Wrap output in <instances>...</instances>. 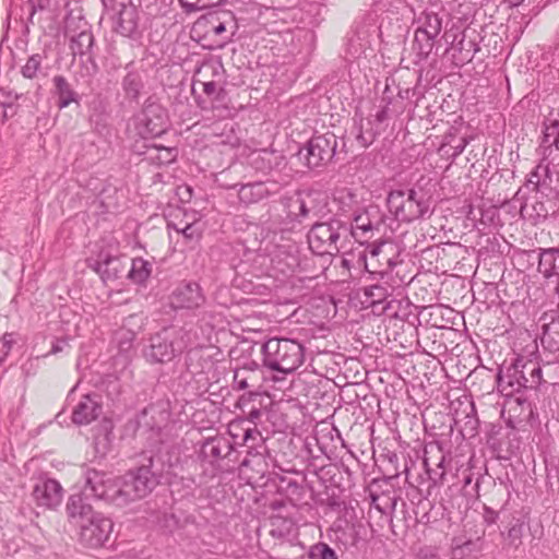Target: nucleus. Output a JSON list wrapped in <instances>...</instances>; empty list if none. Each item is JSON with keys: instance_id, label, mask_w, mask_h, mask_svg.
<instances>
[{"instance_id": "obj_1", "label": "nucleus", "mask_w": 559, "mask_h": 559, "mask_svg": "<svg viewBox=\"0 0 559 559\" xmlns=\"http://www.w3.org/2000/svg\"><path fill=\"white\" fill-rule=\"evenodd\" d=\"M285 218L281 223V231H292L304 223L325 217L330 212V198L325 191L307 189L297 191L295 195L284 198Z\"/></svg>"}, {"instance_id": "obj_2", "label": "nucleus", "mask_w": 559, "mask_h": 559, "mask_svg": "<svg viewBox=\"0 0 559 559\" xmlns=\"http://www.w3.org/2000/svg\"><path fill=\"white\" fill-rule=\"evenodd\" d=\"M262 366L284 376L294 373L306 361L307 348L292 337H271L261 344Z\"/></svg>"}, {"instance_id": "obj_3", "label": "nucleus", "mask_w": 559, "mask_h": 559, "mask_svg": "<svg viewBox=\"0 0 559 559\" xmlns=\"http://www.w3.org/2000/svg\"><path fill=\"white\" fill-rule=\"evenodd\" d=\"M195 331L187 328H169L152 335L143 349L151 364H166L194 344Z\"/></svg>"}, {"instance_id": "obj_4", "label": "nucleus", "mask_w": 559, "mask_h": 559, "mask_svg": "<svg viewBox=\"0 0 559 559\" xmlns=\"http://www.w3.org/2000/svg\"><path fill=\"white\" fill-rule=\"evenodd\" d=\"M389 211L403 223L425 219L432 214L431 199L421 190H393L386 197Z\"/></svg>"}, {"instance_id": "obj_5", "label": "nucleus", "mask_w": 559, "mask_h": 559, "mask_svg": "<svg viewBox=\"0 0 559 559\" xmlns=\"http://www.w3.org/2000/svg\"><path fill=\"white\" fill-rule=\"evenodd\" d=\"M349 226L338 218L316 222L308 231L309 248L319 255L336 254L346 247Z\"/></svg>"}, {"instance_id": "obj_6", "label": "nucleus", "mask_w": 559, "mask_h": 559, "mask_svg": "<svg viewBox=\"0 0 559 559\" xmlns=\"http://www.w3.org/2000/svg\"><path fill=\"white\" fill-rule=\"evenodd\" d=\"M64 35L69 38V48L73 57H80L87 74H95L98 70L93 53L95 39L88 23L84 19H67Z\"/></svg>"}, {"instance_id": "obj_7", "label": "nucleus", "mask_w": 559, "mask_h": 559, "mask_svg": "<svg viewBox=\"0 0 559 559\" xmlns=\"http://www.w3.org/2000/svg\"><path fill=\"white\" fill-rule=\"evenodd\" d=\"M147 464H142L136 469L127 473L120 480V498L123 507L132 501L147 496L158 484L157 475L152 471L153 459H146Z\"/></svg>"}, {"instance_id": "obj_8", "label": "nucleus", "mask_w": 559, "mask_h": 559, "mask_svg": "<svg viewBox=\"0 0 559 559\" xmlns=\"http://www.w3.org/2000/svg\"><path fill=\"white\" fill-rule=\"evenodd\" d=\"M337 147V136L332 132L313 135L296 154L308 169H317L332 160Z\"/></svg>"}, {"instance_id": "obj_9", "label": "nucleus", "mask_w": 559, "mask_h": 559, "mask_svg": "<svg viewBox=\"0 0 559 559\" xmlns=\"http://www.w3.org/2000/svg\"><path fill=\"white\" fill-rule=\"evenodd\" d=\"M83 492L108 504L123 507V500L120 498V480L103 471L90 467L84 469Z\"/></svg>"}, {"instance_id": "obj_10", "label": "nucleus", "mask_w": 559, "mask_h": 559, "mask_svg": "<svg viewBox=\"0 0 559 559\" xmlns=\"http://www.w3.org/2000/svg\"><path fill=\"white\" fill-rule=\"evenodd\" d=\"M399 251L393 243L379 242L368 247L365 257V269L371 275H379L384 278L401 260Z\"/></svg>"}, {"instance_id": "obj_11", "label": "nucleus", "mask_w": 559, "mask_h": 559, "mask_svg": "<svg viewBox=\"0 0 559 559\" xmlns=\"http://www.w3.org/2000/svg\"><path fill=\"white\" fill-rule=\"evenodd\" d=\"M168 128V114L166 108L148 98L139 117L138 129L143 136L156 138L166 132Z\"/></svg>"}, {"instance_id": "obj_12", "label": "nucleus", "mask_w": 559, "mask_h": 559, "mask_svg": "<svg viewBox=\"0 0 559 559\" xmlns=\"http://www.w3.org/2000/svg\"><path fill=\"white\" fill-rule=\"evenodd\" d=\"M79 528L80 542L87 547L98 548L108 542L112 533L114 522L111 519L98 513Z\"/></svg>"}, {"instance_id": "obj_13", "label": "nucleus", "mask_w": 559, "mask_h": 559, "mask_svg": "<svg viewBox=\"0 0 559 559\" xmlns=\"http://www.w3.org/2000/svg\"><path fill=\"white\" fill-rule=\"evenodd\" d=\"M114 29L117 34L133 41H140L143 36L144 26L141 21V12L133 3L121 9L120 12L111 15Z\"/></svg>"}, {"instance_id": "obj_14", "label": "nucleus", "mask_w": 559, "mask_h": 559, "mask_svg": "<svg viewBox=\"0 0 559 559\" xmlns=\"http://www.w3.org/2000/svg\"><path fill=\"white\" fill-rule=\"evenodd\" d=\"M215 347L201 344L195 333L194 344L190 345L186 354L185 366L191 376H200L210 371L214 365L213 350Z\"/></svg>"}, {"instance_id": "obj_15", "label": "nucleus", "mask_w": 559, "mask_h": 559, "mask_svg": "<svg viewBox=\"0 0 559 559\" xmlns=\"http://www.w3.org/2000/svg\"><path fill=\"white\" fill-rule=\"evenodd\" d=\"M170 306L175 310H193L205 304V296L197 282H182L171 293Z\"/></svg>"}, {"instance_id": "obj_16", "label": "nucleus", "mask_w": 559, "mask_h": 559, "mask_svg": "<svg viewBox=\"0 0 559 559\" xmlns=\"http://www.w3.org/2000/svg\"><path fill=\"white\" fill-rule=\"evenodd\" d=\"M87 264L103 282L116 281L122 276L126 270V261L122 255L114 254L108 250H100L96 259H90Z\"/></svg>"}, {"instance_id": "obj_17", "label": "nucleus", "mask_w": 559, "mask_h": 559, "mask_svg": "<svg viewBox=\"0 0 559 559\" xmlns=\"http://www.w3.org/2000/svg\"><path fill=\"white\" fill-rule=\"evenodd\" d=\"M234 451L230 440L223 436L216 435L204 439L200 448V459L209 463L214 469L219 467V463L227 459Z\"/></svg>"}, {"instance_id": "obj_18", "label": "nucleus", "mask_w": 559, "mask_h": 559, "mask_svg": "<svg viewBox=\"0 0 559 559\" xmlns=\"http://www.w3.org/2000/svg\"><path fill=\"white\" fill-rule=\"evenodd\" d=\"M63 489L59 481L50 478L38 479L32 490L34 502L45 509L58 507L62 500Z\"/></svg>"}, {"instance_id": "obj_19", "label": "nucleus", "mask_w": 559, "mask_h": 559, "mask_svg": "<svg viewBox=\"0 0 559 559\" xmlns=\"http://www.w3.org/2000/svg\"><path fill=\"white\" fill-rule=\"evenodd\" d=\"M88 497L84 492L73 493L69 497L66 511L72 525L80 527L99 512H95L87 501Z\"/></svg>"}, {"instance_id": "obj_20", "label": "nucleus", "mask_w": 559, "mask_h": 559, "mask_svg": "<svg viewBox=\"0 0 559 559\" xmlns=\"http://www.w3.org/2000/svg\"><path fill=\"white\" fill-rule=\"evenodd\" d=\"M273 269L284 275L294 273L300 264L297 246L288 243L280 246L271 258Z\"/></svg>"}, {"instance_id": "obj_21", "label": "nucleus", "mask_w": 559, "mask_h": 559, "mask_svg": "<svg viewBox=\"0 0 559 559\" xmlns=\"http://www.w3.org/2000/svg\"><path fill=\"white\" fill-rule=\"evenodd\" d=\"M522 373H525L523 362L520 359L503 369H500L497 374L498 389L506 395H512L520 392Z\"/></svg>"}, {"instance_id": "obj_22", "label": "nucleus", "mask_w": 559, "mask_h": 559, "mask_svg": "<svg viewBox=\"0 0 559 559\" xmlns=\"http://www.w3.org/2000/svg\"><path fill=\"white\" fill-rule=\"evenodd\" d=\"M102 403L97 395H84L72 411V421L75 425H88L102 414Z\"/></svg>"}, {"instance_id": "obj_23", "label": "nucleus", "mask_w": 559, "mask_h": 559, "mask_svg": "<svg viewBox=\"0 0 559 559\" xmlns=\"http://www.w3.org/2000/svg\"><path fill=\"white\" fill-rule=\"evenodd\" d=\"M552 177L549 163L542 162L527 175L524 187L533 192L548 194L552 190Z\"/></svg>"}, {"instance_id": "obj_24", "label": "nucleus", "mask_w": 559, "mask_h": 559, "mask_svg": "<svg viewBox=\"0 0 559 559\" xmlns=\"http://www.w3.org/2000/svg\"><path fill=\"white\" fill-rule=\"evenodd\" d=\"M260 367L255 361L236 368L234 371V389H258L260 380Z\"/></svg>"}, {"instance_id": "obj_25", "label": "nucleus", "mask_w": 559, "mask_h": 559, "mask_svg": "<svg viewBox=\"0 0 559 559\" xmlns=\"http://www.w3.org/2000/svg\"><path fill=\"white\" fill-rule=\"evenodd\" d=\"M353 225L349 227V236L362 243L372 237L374 225L370 219L369 213L365 209H359L353 215Z\"/></svg>"}, {"instance_id": "obj_26", "label": "nucleus", "mask_w": 559, "mask_h": 559, "mask_svg": "<svg viewBox=\"0 0 559 559\" xmlns=\"http://www.w3.org/2000/svg\"><path fill=\"white\" fill-rule=\"evenodd\" d=\"M538 272L548 280L555 277L559 282V248L540 249Z\"/></svg>"}, {"instance_id": "obj_27", "label": "nucleus", "mask_w": 559, "mask_h": 559, "mask_svg": "<svg viewBox=\"0 0 559 559\" xmlns=\"http://www.w3.org/2000/svg\"><path fill=\"white\" fill-rule=\"evenodd\" d=\"M52 84L53 94L58 98L57 106L59 109H64L72 103H79V95L66 76L55 75L52 78Z\"/></svg>"}, {"instance_id": "obj_28", "label": "nucleus", "mask_w": 559, "mask_h": 559, "mask_svg": "<svg viewBox=\"0 0 559 559\" xmlns=\"http://www.w3.org/2000/svg\"><path fill=\"white\" fill-rule=\"evenodd\" d=\"M271 194L266 182L255 181L241 185L238 190L240 202L245 204L257 203Z\"/></svg>"}, {"instance_id": "obj_29", "label": "nucleus", "mask_w": 559, "mask_h": 559, "mask_svg": "<svg viewBox=\"0 0 559 559\" xmlns=\"http://www.w3.org/2000/svg\"><path fill=\"white\" fill-rule=\"evenodd\" d=\"M168 416L167 412L158 409L155 405H148L138 415V424L151 430H160L167 423Z\"/></svg>"}, {"instance_id": "obj_30", "label": "nucleus", "mask_w": 559, "mask_h": 559, "mask_svg": "<svg viewBox=\"0 0 559 559\" xmlns=\"http://www.w3.org/2000/svg\"><path fill=\"white\" fill-rule=\"evenodd\" d=\"M455 425L459 426L463 433L473 437L478 429V418L476 416L475 405L468 402L462 412L456 411L454 415Z\"/></svg>"}, {"instance_id": "obj_31", "label": "nucleus", "mask_w": 559, "mask_h": 559, "mask_svg": "<svg viewBox=\"0 0 559 559\" xmlns=\"http://www.w3.org/2000/svg\"><path fill=\"white\" fill-rule=\"evenodd\" d=\"M352 133L360 147L366 148L370 146L376 139V131L372 128L371 120H365L361 116L354 117V126Z\"/></svg>"}, {"instance_id": "obj_32", "label": "nucleus", "mask_w": 559, "mask_h": 559, "mask_svg": "<svg viewBox=\"0 0 559 559\" xmlns=\"http://www.w3.org/2000/svg\"><path fill=\"white\" fill-rule=\"evenodd\" d=\"M334 202L343 215H353L359 209V200L356 192L349 188H341L334 192Z\"/></svg>"}, {"instance_id": "obj_33", "label": "nucleus", "mask_w": 559, "mask_h": 559, "mask_svg": "<svg viewBox=\"0 0 559 559\" xmlns=\"http://www.w3.org/2000/svg\"><path fill=\"white\" fill-rule=\"evenodd\" d=\"M436 37H432L417 29L415 31L414 39L412 43V50L417 58L416 62L426 60L430 56L436 45Z\"/></svg>"}, {"instance_id": "obj_34", "label": "nucleus", "mask_w": 559, "mask_h": 559, "mask_svg": "<svg viewBox=\"0 0 559 559\" xmlns=\"http://www.w3.org/2000/svg\"><path fill=\"white\" fill-rule=\"evenodd\" d=\"M153 271V264L143 259L135 258L132 260L131 267L128 271V278L138 285H145Z\"/></svg>"}, {"instance_id": "obj_35", "label": "nucleus", "mask_w": 559, "mask_h": 559, "mask_svg": "<svg viewBox=\"0 0 559 559\" xmlns=\"http://www.w3.org/2000/svg\"><path fill=\"white\" fill-rule=\"evenodd\" d=\"M144 154L146 155V158L151 163L156 164L158 166L169 165L177 158L176 148L155 144L147 146V150Z\"/></svg>"}, {"instance_id": "obj_36", "label": "nucleus", "mask_w": 559, "mask_h": 559, "mask_svg": "<svg viewBox=\"0 0 559 559\" xmlns=\"http://www.w3.org/2000/svg\"><path fill=\"white\" fill-rule=\"evenodd\" d=\"M526 527L527 522L524 516L513 518L504 537L507 546L518 549L522 545V537Z\"/></svg>"}, {"instance_id": "obj_37", "label": "nucleus", "mask_w": 559, "mask_h": 559, "mask_svg": "<svg viewBox=\"0 0 559 559\" xmlns=\"http://www.w3.org/2000/svg\"><path fill=\"white\" fill-rule=\"evenodd\" d=\"M392 287L388 285L386 282L382 284H373L366 286L364 288L366 302H368L372 307L380 305L392 295Z\"/></svg>"}, {"instance_id": "obj_38", "label": "nucleus", "mask_w": 559, "mask_h": 559, "mask_svg": "<svg viewBox=\"0 0 559 559\" xmlns=\"http://www.w3.org/2000/svg\"><path fill=\"white\" fill-rule=\"evenodd\" d=\"M419 25L416 28L419 32L426 33L432 37L438 38L442 29V19L435 12H424L419 19Z\"/></svg>"}, {"instance_id": "obj_39", "label": "nucleus", "mask_w": 559, "mask_h": 559, "mask_svg": "<svg viewBox=\"0 0 559 559\" xmlns=\"http://www.w3.org/2000/svg\"><path fill=\"white\" fill-rule=\"evenodd\" d=\"M202 90L205 95L212 97V110L221 109L228 110V108L224 105L227 93L224 87H219L215 82H201Z\"/></svg>"}, {"instance_id": "obj_40", "label": "nucleus", "mask_w": 559, "mask_h": 559, "mask_svg": "<svg viewBox=\"0 0 559 559\" xmlns=\"http://www.w3.org/2000/svg\"><path fill=\"white\" fill-rule=\"evenodd\" d=\"M122 87L127 97L138 99L143 88L141 75L134 71L128 72L122 80Z\"/></svg>"}, {"instance_id": "obj_41", "label": "nucleus", "mask_w": 559, "mask_h": 559, "mask_svg": "<svg viewBox=\"0 0 559 559\" xmlns=\"http://www.w3.org/2000/svg\"><path fill=\"white\" fill-rule=\"evenodd\" d=\"M444 461L445 456L442 454L436 468L429 467V459H424V465L426 466V472L428 474L429 480L432 486H441L444 481L445 471H444Z\"/></svg>"}, {"instance_id": "obj_42", "label": "nucleus", "mask_w": 559, "mask_h": 559, "mask_svg": "<svg viewBox=\"0 0 559 559\" xmlns=\"http://www.w3.org/2000/svg\"><path fill=\"white\" fill-rule=\"evenodd\" d=\"M43 59L44 57L40 53H34L29 56L26 60V63L21 69L22 75L29 80L37 78L41 70Z\"/></svg>"}, {"instance_id": "obj_43", "label": "nucleus", "mask_w": 559, "mask_h": 559, "mask_svg": "<svg viewBox=\"0 0 559 559\" xmlns=\"http://www.w3.org/2000/svg\"><path fill=\"white\" fill-rule=\"evenodd\" d=\"M227 0H179L186 13L201 11L225 3Z\"/></svg>"}, {"instance_id": "obj_44", "label": "nucleus", "mask_w": 559, "mask_h": 559, "mask_svg": "<svg viewBox=\"0 0 559 559\" xmlns=\"http://www.w3.org/2000/svg\"><path fill=\"white\" fill-rule=\"evenodd\" d=\"M309 559H338L334 549L325 543H316L308 550Z\"/></svg>"}, {"instance_id": "obj_45", "label": "nucleus", "mask_w": 559, "mask_h": 559, "mask_svg": "<svg viewBox=\"0 0 559 559\" xmlns=\"http://www.w3.org/2000/svg\"><path fill=\"white\" fill-rule=\"evenodd\" d=\"M523 368L525 369V372H528L530 374L531 389H537L542 383V368L533 361L523 362Z\"/></svg>"}, {"instance_id": "obj_46", "label": "nucleus", "mask_w": 559, "mask_h": 559, "mask_svg": "<svg viewBox=\"0 0 559 559\" xmlns=\"http://www.w3.org/2000/svg\"><path fill=\"white\" fill-rule=\"evenodd\" d=\"M544 142L554 144L559 151V121L555 120L546 128Z\"/></svg>"}, {"instance_id": "obj_47", "label": "nucleus", "mask_w": 559, "mask_h": 559, "mask_svg": "<svg viewBox=\"0 0 559 559\" xmlns=\"http://www.w3.org/2000/svg\"><path fill=\"white\" fill-rule=\"evenodd\" d=\"M557 338L551 334V328H546L544 330L543 336L540 338L544 347H547L549 350L555 352L559 350V332H556Z\"/></svg>"}, {"instance_id": "obj_48", "label": "nucleus", "mask_w": 559, "mask_h": 559, "mask_svg": "<svg viewBox=\"0 0 559 559\" xmlns=\"http://www.w3.org/2000/svg\"><path fill=\"white\" fill-rule=\"evenodd\" d=\"M104 7L114 14L132 4V0H102Z\"/></svg>"}, {"instance_id": "obj_49", "label": "nucleus", "mask_w": 559, "mask_h": 559, "mask_svg": "<svg viewBox=\"0 0 559 559\" xmlns=\"http://www.w3.org/2000/svg\"><path fill=\"white\" fill-rule=\"evenodd\" d=\"M14 343L12 334H4L2 338H0V364L3 362L12 349V345Z\"/></svg>"}, {"instance_id": "obj_50", "label": "nucleus", "mask_w": 559, "mask_h": 559, "mask_svg": "<svg viewBox=\"0 0 559 559\" xmlns=\"http://www.w3.org/2000/svg\"><path fill=\"white\" fill-rule=\"evenodd\" d=\"M178 233H181L188 240H198L201 237L200 229L195 224H187L183 228L175 227Z\"/></svg>"}, {"instance_id": "obj_51", "label": "nucleus", "mask_w": 559, "mask_h": 559, "mask_svg": "<svg viewBox=\"0 0 559 559\" xmlns=\"http://www.w3.org/2000/svg\"><path fill=\"white\" fill-rule=\"evenodd\" d=\"M261 439H262V436L259 432V430L255 429V428H248V429H246L245 433H243V437H242V440H243L245 444H248L250 441H252V444L249 445L250 448L254 447V441L261 440Z\"/></svg>"}, {"instance_id": "obj_52", "label": "nucleus", "mask_w": 559, "mask_h": 559, "mask_svg": "<svg viewBox=\"0 0 559 559\" xmlns=\"http://www.w3.org/2000/svg\"><path fill=\"white\" fill-rule=\"evenodd\" d=\"M108 433H106L102 439L100 438H96L95 439V449H96V452L102 454V455H105L106 452H107V449H108Z\"/></svg>"}, {"instance_id": "obj_53", "label": "nucleus", "mask_w": 559, "mask_h": 559, "mask_svg": "<svg viewBox=\"0 0 559 559\" xmlns=\"http://www.w3.org/2000/svg\"><path fill=\"white\" fill-rule=\"evenodd\" d=\"M463 37H465V35H463ZM467 45H468V48H467V46H466V44H465L464 38H462V39L457 43L456 48H457V50H460V51H463V50L473 51V53H472V56H471V58H473V56L478 51L477 45H476L474 41H468V44H467Z\"/></svg>"}, {"instance_id": "obj_54", "label": "nucleus", "mask_w": 559, "mask_h": 559, "mask_svg": "<svg viewBox=\"0 0 559 559\" xmlns=\"http://www.w3.org/2000/svg\"><path fill=\"white\" fill-rule=\"evenodd\" d=\"M390 116V112H389V103L388 104H384V105H381V109L376 114V120L378 122H383L385 121Z\"/></svg>"}, {"instance_id": "obj_55", "label": "nucleus", "mask_w": 559, "mask_h": 559, "mask_svg": "<svg viewBox=\"0 0 559 559\" xmlns=\"http://www.w3.org/2000/svg\"><path fill=\"white\" fill-rule=\"evenodd\" d=\"M68 344V341L67 340H56L53 343H52V346H51V349L49 352V354H52V355H56L60 352L63 350V347Z\"/></svg>"}, {"instance_id": "obj_56", "label": "nucleus", "mask_w": 559, "mask_h": 559, "mask_svg": "<svg viewBox=\"0 0 559 559\" xmlns=\"http://www.w3.org/2000/svg\"><path fill=\"white\" fill-rule=\"evenodd\" d=\"M370 499H371V504L378 510L380 511L381 513H385V508L386 507H382L381 503L379 502L380 500V496L373 491H370Z\"/></svg>"}, {"instance_id": "obj_57", "label": "nucleus", "mask_w": 559, "mask_h": 559, "mask_svg": "<svg viewBox=\"0 0 559 559\" xmlns=\"http://www.w3.org/2000/svg\"><path fill=\"white\" fill-rule=\"evenodd\" d=\"M391 99H392V92L390 91V87L386 85L385 90L383 92V96L381 98V104L384 105V104L389 103V105H390Z\"/></svg>"}, {"instance_id": "obj_58", "label": "nucleus", "mask_w": 559, "mask_h": 559, "mask_svg": "<svg viewBox=\"0 0 559 559\" xmlns=\"http://www.w3.org/2000/svg\"><path fill=\"white\" fill-rule=\"evenodd\" d=\"M466 145H467V141L465 139H462L461 143L459 145L454 146V156L461 155L464 152Z\"/></svg>"}, {"instance_id": "obj_59", "label": "nucleus", "mask_w": 559, "mask_h": 559, "mask_svg": "<svg viewBox=\"0 0 559 559\" xmlns=\"http://www.w3.org/2000/svg\"><path fill=\"white\" fill-rule=\"evenodd\" d=\"M98 107L103 109V105L100 102L98 103L97 107L96 106L94 107V109H93L94 112L91 114V116H90L91 121H95L96 123H98L100 120V112L97 114Z\"/></svg>"}, {"instance_id": "obj_60", "label": "nucleus", "mask_w": 559, "mask_h": 559, "mask_svg": "<svg viewBox=\"0 0 559 559\" xmlns=\"http://www.w3.org/2000/svg\"><path fill=\"white\" fill-rule=\"evenodd\" d=\"M521 388H522V389H531V385H530V374H528V372L522 373V378H521Z\"/></svg>"}, {"instance_id": "obj_61", "label": "nucleus", "mask_w": 559, "mask_h": 559, "mask_svg": "<svg viewBox=\"0 0 559 559\" xmlns=\"http://www.w3.org/2000/svg\"><path fill=\"white\" fill-rule=\"evenodd\" d=\"M213 32L215 35H221L226 32V26L224 23H218L217 25L213 26Z\"/></svg>"}, {"instance_id": "obj_62", "label": "nucleus", "mask_w": 559, "mask_h": 559, "mask_svg": "<svg viewBox=\"0 0 559 559\" xmlns=\"http://www.w3.org/2000/svg\"><path fill=\"white\" fill-rule=\"evenodd\" d=\"M33 2V5H37L39 9H44L45 8V3L44 2H48V0H32Z\"/></svg>"}, {"instance_id": "obj_63", "label": "nucleus", "mask_w": 559, "mask_h": 559, "mask_svg": "<svg viewBox=\"0 0 559 559\" xmlns=\"http://www.w3.org/2000/svg\"><path fill=\"white\" fill-rule=\"evenodd\" d=\"M511 5H520L524 0H508Z\"/></svg>"}, {"instance_id": "obj_64", "label": "nucleus", "mask_w": 559, "mask_h": 559, "mask_svg": "<svg viewBox=\"0 0 559 559\" xmlns=\"http://www.w3.org/2000/svg\"><path fill=\"white\" fill-rule=\"evenodd\" d=\"M260 415V411L259 409H253L251 413H250V416L253 418V417H258Z\"/></svg>"}]
</instances>
